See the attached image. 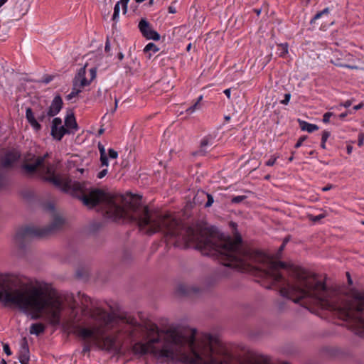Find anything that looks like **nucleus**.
Here are the masks:
<instances>
[{
  "instance_id": "nucleus-44",
  "label": "nucleus",
  "mask_w": 364,
  "mask_h": 364,
  "mask_svg": "<svg viewBox=\"0 0 364 364\" xmlns=\"http://www.w3.org/2000/svg\"><path fill=\"white\" fill-rule=\"evenodd\" d=\"M133 351L135 354L139 355V342L136 343L133 346Z\"/></svg>"
},
{
  "instance_id": "nucleus-17",
  "label": "nucleus",
  "mask_w": 364,
  "mask_h": 364,
  "mask_svg": "<svg viewBox=\"0 0 364 364\" xmlns=\"http://www.w3.org/2000/svg\"><path fill=\"white\" fill-rule=\"evenodd\" d=\"M298 122L302 131H306L309 133H312L318 129V127L316 124H311L301 119H298Z\"/></svg>"
},
{
  "instance_id": "nucleus-3",
  "label": "nucleus",
  "mask_w": 364,
  "mask_h": 364,
  "mask_svg": "<svg viewBox=\"0 0 364 364\" xmlns=\"http://www.w3.org/2000/svg\"><path fill=\"white\" fill-rule=\"evenodd\" d=\"M240 346L230 351L210 333H202L198 338L197 329L183 323V364H240Z\"/></svg>"
},
{
  "instance_id": "nucleus-22",
  "label": "nucleus",
  "mask_w": 364,
  "mask_h": 364,
  "mask_svg": "<svg viewBox=\"0 0 364 364\" xmlns=\"http://www.w3.org/2000/svg\"><path fill=\"white\" fill-rule=\"evenodd\" d=\"M81 92L82 90L77 87V84L73 83L72 92L66 96V99L68 100H71L73 98L77 97Z\"/></svg>"
},
{
  "instance_id": "nucleus-27",
  "label": "nucleus",
  "mask_w": 364,
  "mask_h": 364,
  "mask_svg": "<svg viewBox=\"0 0 364 364\" xmlns=\"http://www.w3.org/2000/svg\"><path fill=\"white\" fill-rule=\"evenodd\" d=\"M309 218L310 220L314 222V223H316V222H318L319 220H321V219L324 218H325V215L324 214H319L318 215H309Z\"/></svg>"
},
{
  "instance_id": "nucleus-52",
  "label": "nucleus",
  "mask_w": 364,
  "mask_h": 364,
  "mask_svg": "<svg viewBox=\"0 0 364 364\" xmlns=\"http://www.w3.org/2000/svg\"><path fill=\"white\" fill-rule=\"evenodd\" d=\"M168 12L171 14H175L176 12V8L172 6H170L168 7Z\"/></svg>"
},
{
  "instance_id": "nucleus-54",
  "label": "nucleus",
  "mask_w": 364,
  "mask_h": 364,
  "mask_svg": "<svg viewBox=\"0 0 364 364\" xmlns=\"http://www.w3.org/2000/svg\"><path fill=\"white\" fill-rule=\"evenodd\" d=\"M4 183V178L3 173L0 171V186H3Z\"/></svg>"
},
{
  "instance_id": "nucleus-2",
  "label": "nucleus",
  "mask_w": 364,
  "mask_h": 364,
  "mask_svg": "<svg viewBox=\"0 0 364 364\" xmlns=\"http://www.w3.org/2000/svg\"><path fill=\"white\" fill-rule=\"evenodd\" d=\"M49 154L25 156L23 168L28 174L38 172L43 179L63 191L78 198L88 208L101 204L105 215L114 221L125 219L136 221L145 233H162L168 243L172 244V214L149 210L137 201L129 202L122 196H113L102 189L92 188L87 182L73 181L69 177L55 174V166L46 162Z\"/></svg>"
},
{
  "instance_id": "nucleus-1",
  "label": "nucleus",
  "mask_w": 364,
  "mask_h": 364,
  "mask_svg": "<svg viewBox=\"0 0 364 364\" xmlns=\"http://www.w3.org/2000/svg\"><path fill=\"white\" fill-rule=\"evenodd\" d=\"M218 259L223 266L239 272H257L268 282L264 285L266 289L283 283L285 286L279 289L282 297L295 304L309 299L322 309L335 312L340 319L348 323L349 328L355 334H364V291H353V302L335 305L330 300L331 292L325 282L311 277L304 269L273 261L262 251L245 247L240 235L235 242L230 238L218 237Z\"/></svg>"
},
{
  "instance_id": "nucleus-37",
  "label": "nucleus",
  "mask_w": 364,
  "mask_h": 364,
  "mask_svg": "<svg viewBox=\"0 0 364 364\" xmlns=\"http://www.w3.org/2000/svg\"><path fill=\"white\" fill-rule=\"evenodd\" d=\"M363 143H364V134L363 133H360L358 134V146L361 147V146H363Z\"/></svg>"
},
{
  "instance_id": "nucleus-9",
  "label": "nucleus",
  "mask_w": 364,
  "mask_h": 364,
  "mask_svg": "<svg viewBox=\"0 0 364 364\" xmlns=\"http://www.w3.org/2000/svg\"><path fill=\"white\" fill-rule=\"evenodd\" d=\"M139 29L144 37L146 39H152L159 41L160 35L151 28L150 23L145 19L142 18L139 23Z\"/></svg>"
},
{
  "instance_id": "nucleus-31",
  "label": "nucleus",
  "mask_w": 364,
  "mask_h": 364,
  "mask_svg": "<svg viewBox=\"0 0 364 364\" xmlns=\"http://www.w3.org/2000/svg\"><path fill=\"white\" fill-rule=\"evenodd\" d=\"M277 159V156H272L271 158L266 161L265 165L267 166H272L275 164Z\"/></svg>"
},
{
  "instance_id": "nucleus-50",
  "label": "nucleus",
  "mask_w": 364,
  "mask_h": 364,
  "mask_svg": "<svg viewBox=\"0 0 364 364\" xmlns=\"http://www.w3.org/2000/svg\"><path fill=\"white\" fill-rule=\"evenodd\" d=\"M363 106H364L363 103H360V104H358V105H357L354 106V107H353V109H354V110H358V109H360L363 108Z\"/></svg>"
},
{
  "instance_id": "nucleus-58",
  "label": "nucleus",
  "mask_w": 364,
  "mask_h": 364,
  "mask_svg": "<svg viewBox=\"0 0 364 364\" xmlns=\"http://www.w3.org/2000/svg\"><path fill=\"white\" fill-rule=\"evenodd\" d=\"M117 103H118V101H117V100L116 99V100H115V105H114V107L113 110L112 111V113H114V112L116 111V109H117Z\"/></svg>"
},
{
  "instance_id": "nucleus-18",
  "label": "nucleus",
  "mask_w": 364,
  "mask_h": 364,
  "mask_svg": "<svg viewBox=\"0 0 364 364\" xmlns=\"http://www.w3.org/2000/svg\"><path fill=\"white\" fill-rule=\"evenodd\" d=\"M183 299L191 296H198L200 293V289L196 287H188L183 284Z\"/></svg>"
},
{
  "instance_id": "nucleus-39",
  "label": "nucleus",
  "mask_w": 364,
  "mask_h": 364,
  "mask_svg": "<svg viewBox=\"0 0 364 364\" xmlns=\"http://www.w3.org/2000/svg\"><path fill=\"white\" fill-rule=\"evenodd\" d=\"M336 65L341 66V67H346L348 68H350L351 70H357L358 68L356 65H343L341 63H336Z\"/></svg>"
},
{
  "instance_id": "nucleus-36",
  "label": "nucleus",
  "mask_w": 364,
  "mask_h": 364,
  "mask_svg": "<svg viewBox=\"0 0 364 364\" xmlns=\"http://www.w3.org/2000/svg\"><path fill=\"white\" fill-rule=\"evenodd\" d=\"M206 282L208 287H212L216 284L217 280L215 277H210L207 279Z\"/></svg>"
},
{
  "instance_id": "nucleus-63",
  "label": "nucleus",
  "mask_w": 364,
  "mask_h": 364,
  "mask_svg": "<svg viewBox=\"0 0 364 364\" xmlns=\"http://www.w3.org/2000/svg\"><path fill=\"white\" fill-rule=\"evenodd\" d=\"M8 0H0V8L7 2Z\"/></svg>"
},
{
  "instance_id": "nucleus-24",
  "label": "nucleus",
  "mask_w": 364,
  "mask_h": 364,
  "mask_svg": "<svg viewBox=\"0 0 364 364\" xmlns=\"http://www.w3.org/2000/svg\"><path fill=\"white\" fill-rule=\"evenodd\" d=\"M144 51L145 53L152 51L154 53H155L159 51V48L154 43H149L145 46Z\"/></svg>"
},
{
  "instance_id": "nucleus-5",
  "label": "nucleus",
  "mask_w": 364,
  "mask_h": 364,
  "mask_svg": "<svg viewBox=\"0 0 364 364\" xmlns=\"http://www.w3.org/2000/svg\"><path fill=\"white\" fill-rule=\"evenodd\" d=\"M63 100L59 95H56L48 109H43L42 107H38L35 110L37 114V120L40 122H48L50 118L55 116L62 109Z\"/></svg>"
},
{
  "instance_id": "nucleus-53",
  "label": "nucleus",
  "mask_w": 364,
  "mask_h": 364,
  "mask_svg": "<svg viewBox=\"0 0 364 364\" xmlns=\"http://www.w3.org/2000/svg\"><path fill=\"white\" fill-rule=\"evenodd\" d=\"M230 226L232 229H234V230H237V224L236 223H235V222L231 221V222L230 223Z\"/></svg>"
},
{
  "instance_id": "nucleus-38",
  "label": "nucleus",
  "mask_w": 364,
  "mask_h": 364,
  "mask_svg": "<svg viewBox=\"0 0 364 364\" xmlns=\"http://www.w3.org/2000/svg\"><path fill=\"white\" fill-rule=\"evenodd\" d=\"M196 13H197V9L196 8L195 5L191 6L188 11L189 16H193V18H195Z\"/></svg>"
},
{
  "instance_id": "nucleus-26",
  "label": "nucleus",
  "mask_w": 364,
  "mask_h": 364,
  "mask_svg": "<svg viewBox=\"0 0 364 364\" xmlns=\"http://www.w3.org/2000/svg\"><path fill=\"white\" fill-rule=\"evenodd\" d=\"M246 198H247L246 196H234L231 199V203H234V204H237V203H240L242 202Z\"/></svg>"
},
{
  "instance_id": "nucleus-29",
  "label": "nucleus",
  "mask_w": 364,
  "mask_h": 364,
  "mask_svg": "<svg viewBox=\"0 0 364 364\" xmlns=\"http://www.w3.org/2000/svg\"><path fill=\"white\" fill-rule=\"evenodd\" d=\"M306 139H307V136H301V137H299V139H298L297 142L294 145V148L295 149L299 148L302 145L303 142Z\"/></svg>"
},
{
  "instance_id": "nucleus-13",
  "label": "nucleus",
  "mask_w": 364,
  "mask_h": 364,
  "mask_svg": "<svg viewBox=\"0 0 364 364\" xmlns=\"http://www.w3.org/2000/svg\"><path fill=\"white\" fill-rule=\"evenodd\" d=\"M26 118L34 129L37 131L41 129V126L38 123L37 118L35 117L32 109L30 107L26 108Z\"/></svg>"
},
{
  "instance_id": "nucleus-56",
  "label": "nucleus",
  "mask_w": 364,
  "mask_h": 364,
  "mask_svg": "<svg viewBox=\"0 0 364 364\" xmlns=\"http://www.w3.org/2000/svg\"><path fill=\"white\" fill-rule=\"evenodd\" d=\"M351 105V102L350 100H347L344 102L343 106L345 107H349Z\"/></svg>"
},
{
  "instance_id": "nucleus-64",
  "label": "nucleus",
  "mask_w": 364,
  "mask_h": 364,
  "mask_svg": "<svg viewBox=\"0 0 364 364\" xmlns=\"http://www.w3.org/2000/svg\"><path fill=\"white\" fill-rule=\"evenodd\" d=\"M123 58H124V55L122 53H119L118 54V58L121 60L123 59Z\"/></svg>"
},
{
  "instance_id": "nucleus-11",
  "label": "nucleus",
  "mask_w": 364,
  "mask_h": 364,
  "mask_svg": "<svg viewBox=\"0 0 364 364\" xmlns=\"http://www.w3.org/2000/svg\"><path fill=\"white\" fill-rule=\"evenodd\" d=\"M86 66L85 65L83 68H81L78 73H77V75H75V77H74L73 79V84H77V87H80L81 90L90 85V83L91 82V80H88L86 79L85 77V73H86Z\"/></svg>"
},
{
  "instance_id": "nucleus-32",
  "label": "nucleus",
  "mask_w": 364,
  "mask_h": 364,
  "mask_svg": "<svg viewBox=\"0 0 364 364\" xmlns=\"http://www.w3.org/2000/svg\"><path fill=\"white\" fill-rule=\"evenodd\" d=\"M331 135L330 132L324 130L322 132L321 141L326 142Z\"/></svg>"
},
{
  "instance_id": "nucleus-16",
  "label": "nucleus",
  "mask_w": 364,
  "mask_h": 364,
  "mask_svg": "<svg viewBox=\"0 0 364 364\" xmlns=\"http://www.w3.org/2000/svg\"><path fill=\"white\" fill-rule=\"evenodd\" d=\"M65 126L68 129L73 130V133L77 129V124L74 117V114L71 113L70 114H68L65 119Z\"/></svg>"
},
{
  "instance_id": "nucleus-7",
  "label": "nucleus",
  "mask_w": 364,
  "mask_h": 364,
  "mask_svg": "<svg viewBox=\"0 0 364 364\" xmlns=\"http://www.w3.org/2000/svg\"><path fill=\"white\" fill-rule=\"evenodd\" d=\"M73 130L68 129L65 125H62V120L59 117L53 119L51 126V135L58 141L61 140L66 134H72Z\"/></svg>"
},
{
  "instance_id": "nucleus-49",
  "label": "nucleus",
  "mask_w": 364,
  "mask_h": 364,
  "mask_svg": "<svg viewBox=\"0 0 364 364\" xmlns=\"http://www.w3.org/2000/svg\"><path fill=\"white\" fill-rule=\"evenodd\" d=\"M332 187H333V185L328 184V185L324 186L323 188H322V191H328L331 190L332 188Z\"/></svg>"
},
{
  "instance_id": "nucleus-12",
  "label": "nucleus",
  "mask_w": 364,
  "mask_h": 364,
  "mask_svg": "<svg viewBox=\"0 0 364 364\" xmlns=\"http://www.w3.org/2000/svg\"><path fill=\"white\" fill-rule=\"evenodd\" d=\"M205 199V192L203 191H198L197 193L193 197V201H186V208L191 209L193 208V205H201L204 200Z\"/></svg>"
},
{
  "instance_id": "nucleus-59",
  "label": "nucleus",
  "mask_w": 364,
  "mask_h": 364,
  "mask_svg": "<svg viewBox=\"0 0 364 364\" xmlns=\"http://www.w3.org/2000/svg\"><path fill=\"white\" fill-rule=\"evenodd\" d=\"M289 241V237H287L284 239L283 242H282V244H284V245H287V242Z\"/></svg>"
},
{
  "instance_id": "nucleus-25",
  "label": "nucleus",
  "mask_w": 364,
  "mask_h": 364,
  "mask_svg": "<svg viewBox=\"0 0 364 364\" xmlns=\"http://www.w3.org/2000/svg\"><path fill=\"white\" fill-rule=\"evenodd\" d=\"M205 198H207V201L204 204V208H210L214 203L213 196L211 194L205 192Z\"/></svg>"
},
{
  "instance_id": "nucleus-48",
  "label": "nucleus",
  "mask_w": 364,
  "mask_h": 364,
  "mask_svg": "<svg viewBox=\"0 0 364 364\" xmlns=\"http://www.w3.org/2000/svg\"><path fill=\"white\" fill-rule=\"evenodd\" d=\"M90 347L89 345H85L84 347H83V349H82V353H87V352H90Z\"/></svg>"
},
{
  "instance_id": "nucleus-23",
  "label": "nucleus",
  "mask_w": 364,
  "mask_h": 364,
  "mask_svg": "<svg viewBox=\"0 0 364 364\" xmlns=\"http://www.w3.org/2000/svg\"><path fill=\"white\" fill-rule=\"evenodd\" d=\"M209 141L208 139H203L200 142V149L196 152L199 155H205L207 153L205 146L208 144Z\"/></svg>"
},
{
  "instance_id": "nucleus-6",
  "label": "nucleus",
  "mask_w": 364,
  "mask_h": 364,
  "mask_svg": "<svg viewBox=\"0 0 364 364\" xmlns=\"http://www.w3.org/2000/svg\"><path fill=\"white\" fill-rule=\"evenodd\" d=\"M331 9L328 7L325 8L322 11H318L310 21V25L313 28H324L329 24H332L331 21Z\"/></svg>"
},
{
  "instance_id": "nucleus-21",
  "label": "nucleus",
  "mask_w": 364,
  "mask_h": 364,
  "mask_svg": "<svg viewBox=\"0 0 364 364\" xmlns=\"http://www.w3.org/2000/svg\"><path fill=\"white\" fill-rule=\"evenodd\" d=\"M288 43H284L278 45L277 54L281 58H284L288 53Z\"/></svg>"
},
{
  "instance_id": "nucleus-46",
  "label": "nucleus",
  "mask_w": 364,
  "mask_h": 364,
  "mask_svg": "<svg viewBox=\"0 0 364 364\" xmlns=\"http://www.w3.org/2000/svg\"><path fill=\"white\" fill-rule=\"evenodd\" d=\"M348 115V112H343L338 115V118L341 120H343Z\"/></svg>"
},
{
  "instance_id": "nucleus-14",
  "label": "nucleus",
  "mask_w": 364,
  "mask_h": 364,
  "mask_svg": "<svg viewBox=\"0 0 364 364\" xmlns=\"http://www.w3.org/2000/svg\"><path fill=\"white\" fill-rule=\"evenodd\" d=\"M129 0H120L114 6V14L112 16V20L117 21L119 18L120 5L122 6L123 14H125L127 11V4Z\"/></svg>"
},
{
  "instance_id": "nucleus-42",
  "label": "nucleus",
  "mask_w": 364,
  "mask_h": 364,
  "mask_svg": "<svg viewBox=\"0 0 364 364\" xmlns=\"http://www.w3.org/2000/svg\"><path fill=\"white\" fill-rule=\"evenodd\" d=\"M90 80L92 81L96 77V70L95 68H92L90 70Z\"/></svg>"
},
{
  "instance_id": "nucleus-35",
  "label": "nucleus",
  "mask_w": 364,
  "mask_h": 364,
  "mask_svg": "<svg viewBox=\"0 0 364 364\" xmlns=\"http://www.w3.org/2000/svg\"><path fill=\"white\" fill-rule=\"evenodd\" d=\"M291 99V94L290 93H286L284 94V98L280 102L282 105H287Z\"/></svg>"
},
{
  "instance_id": "nucleus-51",
  "label": "nucleus",
  "mask_w": 364,
  "mask_h": 364,
  "mask_svg": "<svg viewBox=\"0 0 364 364\" xmlns=\"http://www.w3.org/2000/svg\"><path fill=\"white\" fill-rule=\"evenodd\" d=\"M346 151H347L348 154H350L352 153V151H353V146L351 145H350V144L347 145Z\"/></svg>"
},
{
  "instance_id": "nucleus-33",
  "label": "nucleus",
  "mask_w": 364,
  "mask_h": 364,
  "mask_svg": "<svg viewBox=\"0 0 364 364\" xmlns=\"http://www.w3.org/2000/svg\"><path fill=\"white\" fill-rule=\"evenodd\" d=\"M108 154H109V158H111V159H117L118 156L117 151H116L113 149H109L108 150Z\"/></svg>"
},
{
  "instance_id": "nucleus-4",
  "label": "nucleus",
  "mask_w": 364,
  "mask_h": 364,
  "mask_svg": "<svg viewBox=\"0 0 364 364\" xmlns=\"http://www.w3.org/2000/svg\"><path fill=\"white\" fill-rule=\"evenodd\" d=\"M34 237H42L39 227H22L16 230L13 238V242L16 246L21 248Z\"/></svg>"
},
{
  "instance_id": "nucleus-8",
  "label": "nucleus",
  "mask_w": 364,
  "mask_h": 364,
  "mask_svg": "<svg viewBox=\"0 0 364 364\" xmlns=\"http://www.w3.org/2000/svg\"><path fill=\"white\" fill-rule=\"evenodd\" d=\"M65 223L64 219L59 215L54 217L50 225L46 227H39L42 237H47L59 230Z\"/></svg>"
},
{
  "instance_id": "nucleus-15",
  "label": "nucleus",
  "mask_w": 364,
  "mask_h": 364,
  "mask_svg": "<svg viewBox=\"0 0 364 364\" xmlns=\"http://www.w3.org/2000/svg\"><path fill=\"white\" fill-rule=\"evenodd\" d=\"M19 158V154L16 151H10L6 154L2 164L4 167L11 166Z\"/></svg>"
},
{
  "instance_id": "nucleus-55",
  "label": "nucleus",
  "mask_w": 364,
  "mask_h": 364,
  "mask_svg": "<svg viewBox=\"0 0 364 364\" xmlns=\"http://www.w3.org/2000/svg\"><path fill=\"white\" fill-rule=\"evenodd\" d=\"M346 276L348 277V283L349 284H353V280H352V279L350 277V273L349 272H346Z\"/></svg>"
},
{
  "instance_id": "nucleus-34",
  "label": "nucleus",
  "mask_w": 364,
  "mask_h": 364,
  "mask_svg": "<svg viewBox=\"0 0 364 364\" xmlns=\"http://www.w3.org/2000/svg\"><path fill=\"white\" fill-rule=\"evenodd\" d=\"M175 293L179 296L182 294V285L179 282L176 284Z\"/></svg>"
},
{
  "instance_id": "nucleus-19",
  "label": "nucleus",
  "mask_w": 364,
  "mask_h": 364,
  "mask_svg": "<svg viewBox=\"0 0 364 364\" xmlns=\"http://www.w3.org/2000/svg\"><path fill=\"white\" fill-rule=\"evenodd\" d=\"M45 326L41 323H33L31 327L29 332L31 334L38 336L41 333H43L45 331Z\"/></svg>"
},
{
  "instance_id": "nucleus-30",
  "label": "nucleus",
  "mask_w": 364,
  "mask_h": 364,
  "mask_svg": "<svg viewBox=\"0 0 364 364\" xmlns=\"http://www.w3.org/2000/svg\"><path fill=\"white\" fill-rule=\"evenodd\" d=\"M100 161L102 166H108V159L106 154L100 155Z\"/></svg>"
},
{
  "instance_id": "nucleus-45",
  "label": "nucleus",
  "mask_w": 364,
  "mask_h": 364,
  "mask_svg": "<svg viewBox=\"0 0 364 364\" xmlns=\"http://www.w3.org/2000/svg\"><path fill=\"white\" fill-rule=\"evenodd\" d=\"M223 92L227 96V97L228 99L230 98V95H231V89L230 88L225 90Z\"/></svg>"
},
{
  "instance_id": "nucleus-20",
  "label": "nucleus",
  "mask_w": 364,
  "mask_h": 364,
  "mask_svg": "<svg viewBox=\"0 0 364 364\" xmlns=\"http://www.w3.org/2000/svg\"><path fill=\"white\" fill-rule=\"evenodd\" d=\"M203 98V96L200 95V97H198V98L197 99V100L193 103V105H192L191 106H190L188 108H187L186 109V113L187 114H192L193 112H194L196 109H199L200 107V100H202Z\"/></svg>"
},
{
  "instance_id": "nucleus-43",
  "label": "nucleus",
  "mask_w": 364,
  "mask_h": 364,
  "mask_svg": "<svg viewBox=\"0 0 364 364\" xmlns=\"http://www.w3.org/2000/svg\"><path fill=\"white\" fill-rule=\"evenodd\" d=\"M98 148H99L100 155L106 154L105 149L103 145L99 144Z\"/></svg>"
},
{
  "instance_id": "nucleus-28",
  "label": "nucleus",
  "mask_w": 364,
  "mask_h": 364,
  "mask_svg": "<svg viewBox=\"0 0 364 364\" xmlns=\"http://www.w3.org/2000/svg\"><path fill=\"white\" fill-rule=\"evenodd\" d=\"M333 115V112H326L323 115V123H329L330 122V118L331 117H332Z\"/></svg>"
},
{
  "instance_id": "nucleus-10",
  "label": "nucleus",
  "mask_w": 364,
  "mask_h": 364,
  "mask_svg": "<svg viewBox=\"0 0 364 364\" xmlns=\"http://www.w3.org/2000/svg\"><path fill=\"white\" fill-rule=\"evenodd\" d=\"M29 358H30V352H29L28 341L26 337H23L21 340V343H20L18 360L21 364H28Z\"/></svg>"
},
{
  "instance_id": "nucleus-61",
  "label": "nucleus",
  "mask_w": 364,
  "mask_h": 364,
  "mask_svg": "<svg viewBox=\"0 0 364 364\" xmlns=\"http://www.w3.org/2000/svg\"><path fill=\"white\" fill-rule=\"evenodd\" d=\"M191 47H192V43H189L187 46H186V50L187 51H190L191 49Z\"/></svg>"
},
{
  "instance_id": "nucleus-41",
  "label": "nucleus",
  "mask_w": 364,
  "mask_h": 364,
  "mask_svg": "<svg viewBox=\"0 0 364 364\" xmlns=\"http://www.w3.org/2000/svg\"><path fill=\"white\" fill-rule=\"evenodd\" d=\"M107 169L104 168L97 173V178H102L103 177H105L107 175Z\"/></svg>"
},
{
  "instance_id": "nucleus-57",
  "label": "nucleus",
  "mask_w": 364,
  "mask_h": 364,
  "mask_svg": "<svg viewBox=\"0 0 364 364\" xmlns=\"http://www.w3.org/2000/svg\"><path fill=\"white\" fill-rule=\"evenodd\" d=\"M285 247H286V245H284V244H282V245H280V247H279L278 251H279V252H282V251L284 250Z\"/></svg>"
},
{
  "instance_id": "nucleus-47",
  "label": "nucleus",
  "mask_w": 364,
  "mask_h": 364,
  "mask_svg": "<svg viewBox=\"0 0 364 364\" xmlns=\"http://www.w3.org/2000/svg\"><path fill=\"white\" fill-rule=\"evenodd\" d=\"M105 50L106 52H109L110 50V43H109V40H107L105 43Z\"/></svg>"
},
{
  "instance_id": "nucleus-40",
  "label": "nucleus",
  "mask_w": 364,
  "mask_h": 364,
  "mask_svg": "<svg viewBox=\"0 0 364 364\" xmlns=\"http://www.w3.org/2000/svg\"><path fill=\"white\" fill-rule=\"evenodd\" d=\"M4 351L7 355H11V351L10 350L9 346L7 343L4 344L3 346Z\"/></svg>"
},
{
  "instance_id": "nucleus-62",
  "label": "nucleus",
  "mask_w": 364,
  "mask_h": 364,
  "mask_svg": "<svg viewBox=\"0 0 364 364\" xmlns=\"http://www.w3.org/2000/svg\"><path fill=\"white\" fill-rule=\"evenodd\" d=\"M321 147L323 149H326V142L321 141Z\"/></svg>"
},
{
  "instance_id": "nucleus-60",
  "label": "nucleus",
  "mask_w": 364,
  "mask_h": 364,
  "mask_svg": "<svg viewBox=\"0 0 364 364\" xmlns=\"http://www.w3.org/2000/svg\"><path fill=\"white\" fill-rule=\"evenodd\" d=\"M104 132H105V129H103V128H100V129H99V131H98V136L102 135V134L104 133Z\"/></svg>"
}]
</instances>
